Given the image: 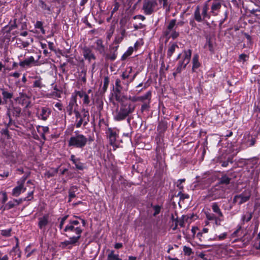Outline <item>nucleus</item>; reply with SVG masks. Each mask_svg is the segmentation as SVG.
Segmentation results:
<instances>
[{
    "label": "nucleus",
    "instance_id": "1",
    "mask_svg": "<svg viewBox=\"0 0 260 260\" xmlns=\"http://www.w3.org/2000/svg\"><path fill=\"white\" fill-rule=\"evenodd\" d=\"M79 225V222L78 220H70L69 223L63 230L66 233L65 235L67 237L73 236L74 238L79 240L83 230Z\"/></svg>",
    "mask_w": 260,
    "mask_h": 260
},
{
    "label": "nucleus",
    "instance_id": "2",
    "mask_svg": "<svg viewBox=\"0 0 260 260\" xmlns=\"http://www.w3.org/2000/svg\"><path fill=\"white\" fill-rule=\"evenodd\" d=\"M93 141V139L90 136L87 138L82 134H78L70 138L68 145L75 148H82L86 145L88 142L90 143Z\"/></svg>",
    "mask_w": 260,
    "mask_h": 260
},
{
    "label": "nucleus",
    "instance_id": "3",
    "mask_svg": "<svg viewBox=\"0 0 260 260\" xmlns=\"http://www.w3.org/2000/svg\"><path fill=\"white\" fill-rule=\"evenodd\" d=\"M135 110V107L131 104L122 105L119 110L116 111L114 119L116 121L124 120L129 114L132 113Z\"/></svg>",
    "mask_w": 260,
    "mask_h": 260
},
{
    "label": "nucleus",
    "instance_id": "4",
    "mask_svg": "<svg viewBox=\"0 0 260 260\" xmlns=\"http://www.w3.org/2000/svg\"><path fill=\"white\" fill-rule=\"evenodd\" d=\"M157 6L156 0H144L143 2V10L146 15L151 14Z\"/></svg>",
    "mask_w": 260,
    "mask_h": 260
},
{
    "label": "nucleus",
    "instance_id": "5",
    "mask_svg": "<svg viewBox=\"0 0 260 260\" xmlns=\"http://www.w3.org/2000/svg\"><path fill=\"white\" fill-rule=\"evenodd\" d=\"M250 197L251 191L249 189H246L241 194L235 196L233 199V202L240 205L248 201Z\"/></svg>",
    "mask_w": 260,
    "mask_h": 260
},
{
    "label": "nucleus",
    "instance_id": "6",
    "mask_svg": "<svg viewBox=\"0 0 260 260\" xmlns=\"http://www.w3.org/2000/svg\"><path fill=\"white\" fill-rule=\"evenodd\" d=\"M208 196L213 200L218 199L224 197V191L220 186L217 185L210 189Z\"/></svg>",
    "mask_w": 260,
    "mask_h": 260
},
{
    "label": "nucleus",
    "instance_id": "7",
    "mask_svg": "<svg viewBox=\"0 0 260 260\" xmlns=\"http://www.w3.org/2000/svg\"><path fill=\"white\" fill-rule=\"evenodd\" d=\"M51 113V110L47 107H42L38 108L37 111L38 118L43 121L47 120Z\"/></svg>",
    "mask_w": 260,
    "mask_h": 260
},
{
    "label": "nucleus",
    "instance_id": "8",
    "mask_svg": "<svg viewBox=\"0 0 260 260\" xmlns=\"http://www.w3.org/2000/svg\"><path fill=\"white\" fill-rule=\"evenodd\" d=\"M69 237V239L68 240H66L60 243L59 246L62 249H71L73 246H75L79 243V240L77 239V238H74L73 236Z\"/></svg>",
    "mask_w": 260,
    "mask_h": 260
},
{
    "label": "nucleus",
    "instance_id": "9",
    "mask_svg": "<svg viewBox=\"0 0 260 260\" xmlns=\"http://www.w3.org/2000/svg\"><path fill=\"white\" fill-rule=\"evenodd\" d=\"M19 104L28 107L30 104V98L26 93L20 92L19 96L15 99Z\"/></svg>",
    "mask_w": 260,
    "mask_h": 260
},
{
    "label": "nucleus",
    "instance_id": "10",
    "mask_svg": "<svg viewBox=\"0 0 260 260\" xmlns=\"http://www.w3.org/2000/svg\"><path fill=\"white\" fill-rule=\"evenodd\" d=\"M37 63L38 60H35L34 57L31 56L25 58L24 60L20 61L19 64L22 68H30L33 65H37Z\"/></svg>",
    "mask_w": 260,
    "mask_h": 260
},
{
    "label": "nucleus",
    "instance_id": "11",
    "mask_svg": "<svg viewBox=\"0 0 260 260\" xmlns=\"http://www.w3.org/2000/svg\"><path fill=\"white\" fill-rule=\"evenodd\" d=\"M191 55V51L190 49L184 50L183 59L179 61L178 65L185 68L186 65L189 62Z\"/></svg>",
    "mask_w": 260,
    "mask_h": 260
},
{
    "label": "nucleus",
    "instance_id": "12",
    "mask_svg": "<svg viewBox=\"0 0 260 260\" xmlns=\"http://www.w3.org/2000/svg\"><path fill=\"white\" fill-rule=\"evenodd\" d=\"M26 190V188L24 186V184L17 181V186L15 187L12 194L14 197H18L22 192H24Z\"/></svg>",
    "mask_w": 260,
    "mask_h": 260
},
{
    "label": "nucleus",
    "instance_id": "13",
    "mask_svg": "<svg viewBox=\"0 0 260 260\" xmlns=\"http://www.w3.org/2000/svg\"><path fill=\"white\" fill-rule=\"evenodd\" d=\"M78 106V104L77 103V99L75 97V95H73L72 94L68 106L67 107L68 112H69V115H71L74 110H75V109Z\"/></svg>",
    "mask_w": 260,
    "mask_h": 260
},
{
    "label": "nucleus",
    "instance_id": "14",
    "mask_svg": "<svg viewBox=\"0 0 260 260\" xmlns=\"http://www.w3.org/2000/svg\"><path fill=\"white\" fill-rule=\"evenodd\" d=\"M49 215L45 214L43 216L39 218L38 226L43 231L46 230V226L49 223Z\"/></svg>",
    "mask_w": 260,
    "mask_h": 260
},
{
    "label": "nucleus",
    "instance_id": "15",
    "mask_svg": "<svg viewBox=\"0 0 260 260\" xmlns=\"http://www.w3.org/2000/svg\"><path fill=\"white\" fill-rule=\"evenodd\" d=\"M222 0H213L211 7V13L214 16L218 14V13L221 7Z\"/></svg>",
    "mask_w": 260,
    "mask_h": 260
},
{
    "label": "nucleus",
    "instance_id": "16",
    "mask_svg": "<svg viewBox=\"0 0 260 260\" xmlns=\"http://www.w3.org/2000/svg\"><path fill=\"white\" fill-rule=\"evenodd\" d=\"M83 55L85 59H87L89 62L92 59H95V56L92 53V50L88 47L83 48Z\"/></svg>",
    "mask_w": 260,
    "mask_h": 260
},
{
    "label": "nucleus",
    "instance_id": "17",
    "mask_svg": "<svg viewBox=\"0 0 260 260\" xmlns=\"http://www.w3.org/2000/svg\"><path fill=\"white\" fill-rule=\"evenodd\" d=\"M108 133L110 143L111 145L114 146L117 138L116 132L112 130L111 128H109Z\"/></svg>",
    "mask_w": 260,
    "mask_h": 260
},
{
    "label": "nucleus",
    "instance_id": "18",
    "mask_svg": "<svg viewBox=\"0 0 260 260\" xmlns=\"http://www.w3.org/2000/svg\"><path fill=\"white\" fill-rule=\"evenodd\" d=\"M211 208L213 212L216 214L219 217H223V215L219 208L218 203L214 202L211 205Z\"/></svg>",
    "mask_w": 260,
    "mask_h": 260
},
{
    "label": "nucleus",
    "instance_id": "19",
    "mask_svg": "<svg viewBox=\"0 0 260 260\" xmlns=\"http://www.w3.org/2000/svg\"><path fill=\"white\" fill-rule=\"evenodd\" d=\"M178 48L179 47L176 43H173L172 44H170V46H169L167 53V57H171L172 54L175 51L176 49Z\"/></svg>",
    "mask_w": 260,
    "mask_h": 260
},
{
    "label": "nucleus",
    "instance_id": "20",
    "mask_svg": "<svg viewBox=\"0 0 260 260\" xmlns=\"http://www.w3.org/2000/svg\"><path fill=\"white\" fill-rule=\"evenodd\" d=\"M2 91L3 100L5 103H7L8 100L11 99L13 96L12 92H8L5 89H2Z\"/></svg>",
    "mask_w": 260,
    "mask_h": 260
},
{
    "label": "nucleus",
    "instance_id": "21",
    "mask_svg": "<svg viewBox=\"0 0 260 260\" xmlns=\"http://www.w3.org/2000/svg\"><path fill=\"white\" fill-rule=\"evenodd\" d=\"M151 96V92L150 91H148L145 95L143 96H138L139 101L142 102L143 103L149 101L150 102Z\"/></svg>",
    "mask_w": 260,
    "mask_h": 260
},
{
    "label": "nucleus",
    "instance_id": "22",
    "mask_svg": "<svg viewBox=\"0 0 260 260\" xmlns=\"http://www.w3.org/2000/svg\"><path fill=\"white\" fill-rule=\"evenodd\" d=\"M176 27V20L172 19L169 22V25L167 26V29L165 32L166 36H168L170 34V32L173 30L174 27Z\"/></svg>",
    "mask_w": 260,
    "mask_h": 260
},
{
    "label": "nucleus",
    "instance_id": "23",
    "mask_svg": "<svg viewBox=\"0 0 260 260\" xmlns=\"http://www.w3.org/2000/svg\"><path fill=\"white\" fill-rule=\"evenodd\" d=\"M96 47L95 49L100 53L102 54L105 52V47L103 44L102 40L99 39L96 41Z\"/></svg>",
    "mask_w": 260,
    "mask_h": 260
},
{
    "label": "nucleus",
    "instance_id": "24",
    "mask_svg": "<svg viewBox=\"0 0 260 260\" xmlns=\"http://www.w3.org/2000/svg\"><path fill=\"white\" fill-rule=\"evenodd\" d=\"M194 18L198 22H201L203 20L202 16L200 14V8L199 6L197 7L194 12Z\"/></svg>",
    "mask_w": 260,
    "mask_h": 260
},
{
    "label": "nucleus",
    "instance_id": "25",
    "mask_svg": "<svg viewBox=\"0 0 260 260\" xmlns=\"http://www.w3.org/2000/svg\"><path fill=\"white\" fill-rule=\"evenodd\" d=\"M204 47L208 48L211 53L214 52V48L210 38L207 39L206 43L204 46Z\"/></svg>",
    "mask_w": 260,
    "mask_h": 260
},
{
    "label": "nucleus",
    "instance_id": "26",
    "mask_svg": "<svg viewBox=\"0 0 260 260\" xmlns=\"http://www.w3.org/2000/svg\"><path fill=\"white\" fill-rule=\"evenodd\" d=\"M198 59H199L198 55H197V54L194 55L192 58L193 66H192V69L193 71H194V70L198 68L200 66V63L199 62Z\"/></svg>",
    "mask_w": 260,
    "mask_h": 260
},
{
    "label": "nucleus",
    "instance_id": "27",
    "mask_svg": "<svg viewBox=\"0 0 260 260\" xmlns=\"http://www.w3.org/2000/svg\"><path fill=\"white\" fill-rule=\"evenodd\" d=\"M107 260H122L118 254H115L114 251H111L108 254Z\"/></svg>",
    "mask_w": 260,
    "mask_h": 260
},
{
    "label": "nucleus",
    "instance_id": "28",
    "mask_svg": "<svg viewBox=\"0 0 260 260\" xmlns=\"http://www.w3.org/2000/svg\"><path fill=\"white\" fill-rule=\"evenodd\" d=\"M231 180V178H229L226 175H224L222 176V177L220 179V181L219 182L218 185L220 186L221 184H229L230 182V181Z\"/></svg>",
    "mask_w": 260,
    "mask_h": 260
},
{
    "label": "nucleus",
    "instance_id": "29",
    "mask_svg": "<svg viewBox=\"0 0 260 260\" xmlns=\"http://www.w3.org/2000/svg\"><path fill=\"white\" fill-rule=\"evenodd\" d=\"M88 123L87 119L85 120L83 118H80L79 120H76V127L79 128L81 126L82 124H83L84 126H85Z\"/></svg>",
    "mask_w": 260,
    "mask_h": 260
},
{
    "label": "nucleus",
    "instance_id": "30",
    "mask_svg": "<svg viewBox=\"0 0 260 260\" xmlns=\"http://www.w3.org/2000/svg\"><path fill=\"white\" fill-rule=\"evenodd\" d=\"M253 246L255 249L260 250V232L257 234Z\"/></svg>",
    "mask_w": 260,
    "mask_h": 260
},
{
    "label": "nucleus",
    "instance_id": "31",
    "mask_svg": "<svg viewBox=\"0 0 260 260\" xmlns=\"http://www.w3.org/2000/svg\"><path fill=\"white\" fill-rule=\"evenodd\" d=\"M39 128L42 129L43 133L42 134L41 137L44 140H45L46 138H45V135L46 134L49 133V127L48 126H39Z\"/></svg>",
    "mask_w": 260,
    "mask_h": 260
},
{
    "label": "nucleus",
    "instance_id": "32",
    "mask_svg": "<svg viewBox=\"0 0 260 260\" xmlns=\"http://www.w3.org/2000/svg\"><path fill=\"white\" fill-rule=\"evenodd\" d=\"M252 213L247 212L242 216V219L243 221L248 222L249 221H250L251 220V219L252 218Z\"/></svg>",
    "mask_w": 260,
    "mask_h": 260
},
{
    "label": "nucleus",
    "instance_id": "33",
    "mask_svg": "<svg viewBox=\"0 0 260 260\" xmlns=\"http://www.w3.org/2000/svg\"><path fill=\"white\" fill-rule=\"evenodd\" d=\"M187 220V218L185 216L183 215L182 216V218L181 219H176L175 220L176 222L178 223V225H179L181 227L184 226V222L185 220Z\"/></svg>",
    "mask_w": 260,
    "mask_h": 260
},
{
    "label": "nucleus",
    "instance_id": "34",
    "mask_svg": "<svg viewBox=\"0 0 260 260\" xmlns=\"http://www.w3.org/2000/svg\"><path fill=\"white\" fill-rule=\"evenodd\" d=\"M82 118L85 120L87 119L88 122L89 121V114L88 110L83 109L81 111Z\"/></svg>",
    "mask_w": 260,
    "mask_h": 260
},
{
    "label": "nucleus",
    "instance_id": "35",
    "mask_svg": "<svg viewBox=\"0 0 260 260\" xmlns=\"http://www.w3.org/2000/svg\"><path fill=\"white\" fill-rule=\"evenodd\" d=\"M11 229H8L6 230H3L1 231V234L2 236L6 237L11 236Z\"/></svg>",
    "mask_w": 260,
    "mask_h": 260
},
{
    "label": "nucleus",
    "instance_id": "36",
    "mask_svg": "<svg viewBox=\"0 0 260 260\" xmlns=\"http://www.w3.org/2000/svg\"><path fill=\"white\" fill-rule=\"evenodd\" d=\"M122 89L121 85V81L119 79H116L115 81V90L117 92H120Z\"/></svg>",
    "mask_w": 260,
    "mask_h": 260
},
{
    "label": "nucleus",
    "instance_id": "37",
    "mask_svg": "<svg viewBox=\"0 0 260 260\" xmlns=\"http://www.w3.org/2000/svg\"><path fill=\"white\" fill-rule=\"evenodd\" d=\"M109 83V79L108 76L104 77V85L102 87V90L104 92H105L108 88Z\"/></svg>",
    "mask_w": 260,
    "mask_h": 260
},
{
    "label": "nucleus",
    "instance_id": "38",
    "mask_svg": "<svg viewBox=\"0 0 260 260\" xmlns=\"http://www.w3.org/2000/svg\"><path fill=\"white\" fill-rule=\"evenodd\" d=\"M73 164H75L77 169L79 170H82L83 169V164L80 161L79 158L77 159L76 161H75Z\"/></svg>",
    "mask_w": 260,
    "mask_h": 260
},
{
    "label": "nucleus",
    "instance_id": "39",
    "mask_svg": "<svg viewBox=\"0 0 260 260\" xmlns=\"http://www.w3.org/2000/svg\"><path fill=\"white\" fill-rule=\"evenodd\" d=\"M72 94H73V95H75V97L77 99V96H79L80 98H83V97L85 95L86 93L83 91L76 90Z\"/></svg>",
    "mask_w": 260,
    "mask_h": 260
},
{
    "label": "nucleus",
    "instance_id": "40",
    "mask_svg": "<svg viewBox=\"0 0 260 260\" xmlns=\"http://www.w3.org/2000/svg\"><path fill=\"white\" fill-rule=\"evenodd\" d=\"M151 207H152L153 210H154V213L153 214L154 216H156L160 213L161 208V206L159 205L153 206L152 205H151Z\"/></svg>",
    "mask_w": 260,
    "mask_h": 260
},
{
    "label": "nucleus",
    "instance_id": "41",
    "mask_svg": "<svg viewBox=\"0 0 260 260\" xmlns=\"http://www.w3.org/2000/svg\"><path fill=\"white\" fill-rule=\"evenodd\" d=\"M25 252L27 253L26 254V257H29V256H30V255L35 252L36 251V249H32V250H31L30 249V246H27L26 248H25Z\"/></svg>",
    "mask_w": 260,
    "mask_h": 260
},
{
    "label": "nucleus",
    "instance_id": "42",
    "mask_svg": "<svg viewBox=\"0 0 260 260\" xmlns=\"http://www.w3.org/2000/svg\"><path fill=\"white\" fill-rule=\"evenodd\" d=\"M21 110L19 107H14L13 108V114L16 117H18L21 113Z\"/></svg>",
    "mask_w": 260,
    "mask_h": 260
},
{
    "label": "nucleus",
    "instance_id": "43",
    "mask_svg": "<svg viewBox=\"0 0 260 260\" xmlns=\"http://www.w3.org/2000/svg\"><path fill=\"white\" fill-rule=\"evenodd\" d=\"M183 251L185 255L188 256L190 255L192 253L191 248L186 246L183 247Z\"/></svg>",
    "mask_w": 260,
    "mask_h": 260
},
{
    "label": "nucleus",
    "instance_id": "44",
    "mask_svg": "<svg viewBox=\"0 0 260 260\" xmlns=\"http://www.w3.org/2000/svg\"><path fill=\"white\" fill-rule=\"evenodd\" d=\"M74 187H73L70 190H69V202H71V200L75 198L76 197V194L75 193V191L74 190Z\"/></svg>",
    "mask_w": 260,
    "mask_h": 260
},
{
    "label": "nucleus",
    "instance_id": "45",
    "mask_svg": "<svg viewBox=\"0 0 260 260\" xmlns=\"http://www.w3.org/2000/svg\"><path fill=\"white\" fill-rule=\"evenodd\" d=\"M185 181V179H181L178 180V183L177 184V187L181 190L183 189V186L182 184L183 182Z\"/></svg>",
    "mask_w": 260,
    "mask_h": 260
},
{
    "label": "nucleus",
    "instance_id": "46",
    "mask_svg": "<svg viewBox=\"0 0 260 260\" xmlns=\"http://www.w3.org/2000/svg\"><path fill=\"white\" fill-rule=\"evenodd\" d=\"M248 59V56L245 54H241L239 55V61H245Z\"/></svg>",
    "mask_w": 260,
    "mask_h": 260
},
{
    "label": "nucleus",
    "instance_id": "47",
    "mask_svg": "<svg viewBox=\"0 0 260 260\" xmlns=\"http://www.w3.org/2000/svg\"><path fill=\"white\" fill-rule=\"evenodd\" d=\"M33 85L35 87H42V82L41 79L36 80L34 82Z\"/></svg>",
    "mask_w": 260,
    "mask_h": 260
},
{
    "label": "nucleus",
    "instance_id": "48",
    "mask_svg": "<svg viewBox=\"0 0 260 260\" xmlns=\"http://www.w3.org/2000/svg\"><path fill=\"white\" fill-rule=\"evenodd\" d=\"M227 236V233H223L221 234L220 235H218L216 237V239L218 240H222L226 238Z\"/></svg>",
    "mask_w": 260,
    "mask_h": 260
},
{
    "label": "nucleus",
    "instance_id": "49",
    "mask_svg": "<svg viewBox=\"0 0 260 260\" xmlns=\"http://www.w3.org/2000/svg\"><path fill=\"white\" fill-rule=\"evenodd\" d=\"M149 104L150 102H149V101L144 103V104L141 106V111L143 112L146 109H148L149 107Z\"/></svg>",
    "mask_w": 260,
    "mask_h": 260
},
{
    "label": "nucleus",
    "instance_id": "50",
    "mask_svg": "<svg viewBox=\"0 0 260 260\" xmlns=\"http://www.w3.org/2000/svg\"><path fill=\"white\" fill-rule=\"evenodd\" d=\"M208 10V8L207 6L205 5L203 7V11H202V15H203L204 18L207 17V16H208V15H207Z\"/></svg>",
    "mask_w": 260,
    "mask_h": 260
},
{
    "label": "nucleus",
    "instance_id": "51",
    "mask_svg": "<svg viewBox=\"0 0 260 260\" xmlns=\"http://www.w3.org/2000/svg\"><path fill=\"white\" fill-rule=\"evenodd\" d=\"M90 103L89 97L88 94H86L83 97V104L85 105H88Z\"/></svg>",
    "mask_w": 260,
    "mask_h": 260
},
{
    "label": "nucleus",
    "instance_id": "52",
    "mask_svg": "<svg viewBox=\"0 0 260 260\" xmlns=\"http://www.w3.org/2000/svg\"><path fill=\"white\" fill-rule=\"evenodd\" d=\"M179 36V32L176 31L175 30H173L172 33L170 35V37L175 39Z\"/></svg>",
    "mask_w": 260,
    "mask_h": 260
},
{
    "label": "nucleus",
    "instance_id": "53",
    "mask_svg": "<svg viewBox=\"0 0 260 260\" xmlns=\"http://www.w3.org/2000/svg\"><path fill=\"white\" fill-rule=\"evenodd\" d=\"M206 217L209 220H213L215 219L216 216L213 214L207 213L206 214Z\"/></svg>",
    "mask_w": 260,
    "mask_h": 260
},
{
    "label": "nucleus",
    "instance_id": "54",
    "mask_svg": "<svg viewBox=\"0 0 260 260\" xmlns=\"http://www.w3.org/2000/svg\"><path fill=\"white\" fill-rule=\"evenodd\" d=\"M119 8V4L117 2H115L114 5V8L112 11V15L116 12Z\"/></svg>",
    "mask_w": 260,
    "mask_h": 260
},
{
    "label": "nucleus",
    "instance_id": "55",
    "mask_svg": "<svg viewBox=\"0 0 260 260\" xmlns=\"http://www.w3.org/2000/svg\"><path fill=\"white\" fill-rule=\"evenodd\" d=\"M223 217H219V216H217L215 218V219L214 220H215V224L217 225H220V222L221 221H222Z\"/></svg>",
    "mask_w": 260,
    "mask_h": 260
},
{
    "label": "nucleus",
    "instance_id": "56",
    "mask_svg": "<svg viewBox=\"0 0 260 260\" xmlns=\"http://www.w3.org/2000/svg\"><path fill=\"white\" fill-rule=\"evenodd\" d=\"M30 173H28L26 175H24L20 180H19L18 181L20 182L23 184H24L27 178L29 176Z\"/></svg>",
    "mask_w": 260,
    "mask_h": 260
},
{
    "label": "nucleus",
    "instance_id": "57",
    "mask_svg": "<svg viewBox=\"0 0 260 260\" xmlns=\"http://www.w3.org/2000/svg\"><path fill=\"white\" fill-rule=\"evenodd\" d=\"M145 25L142 23H139L138 24H134V27L136 30L144 28Z\"/></svg>",
    "mask_w": 260,
    "mask_h": 260
},
{
    "label": "nucleus",
    "instance_id": "58",
    "mask_svg": "<svg viewBox=\"0 0 260 260\" xmlns=\"http://www.w3.org/2000/svg\"><path fill=\"white\" fill-rule=\"evenodd\" d=\"M3 196L2 203H5V202L8 200L7 195L6 192H2Z\"/></svg>",
    "mask_w": 260,
    "mask_h": 260
},
{
    "label": "nucleus",
    "instance_id": "59",
    "mask_svg": "<svg viewBox=\"0 0 260 260\" xmlns=\"http://www.w3.org/2000/svg\"><path fill=\"white\" fill-rule=\"evenodd\" d=\"M33 193H34V191H30L28 193V196L27 197L24 199V200H30L31 199H32L33 197Z\"/></svg>",
    "mask_w": 260,
    "mask_h": 260
},
{
    "label": "nucleus",
    "instance_id": "60",
    "mask_svg": "<svg viewBox=\"0 0 260 260\" xmlns=\"http://www.w3.org/2000/svg\"><path fill=\"white\" fill-rule=\"evenodd\" d=\"M35 26L37 28H42V27L43 26V23L41 21H38L36 22Z\"/></svg>",
    "mask_w": 260,
    "mask_h": 260
},
{
    "label": "nucleus",
    "instance_id": "61",
    "mask_svg": "<svg viewBox=\"0 0 260 260\" xmlns=\"http://www.w3.org/2000/svg\"><path fill=\"white\" fill-rule=\"evenodd\" d=\"M178 195L180 196L181 199H188L189 198L188 194L182 193L181 191L179 192Z\"/></svg>",
    "mask_w": 260,
    "mask_h": 260
},
{
    "label": "nucleus",
    "instance_id": "62",
    "mask_svg": "<svg viewBox=\"0 0 260 260\" xmlns=\"http://www.w3.org/2000/svg\"><path fill=\"white\" fill-rule=\"evenodd\" d=\"M129 77V75L127 73V71L123 72L122 74L121 75V77L123 79H125L128 78Z\"/></svg>",
    "mask_w": 260,
    "mask_h": 260
},
{
    "label": "nucleus",
    "instance_id": "63",
    "mask_svg": "<svg viewBox=\"0 0 260 260\" xmlns=\"http://www.w3.org/2000/svg\"><path fill=\"white\" fill-rule=\"evenodd\" d=\"M134 51V48L132 47H130L128 48L127 50L126 51V53L128 55L130 56Z\"/></svg>",
    "mask_w": 260,
    "mask_h": 260
},
{
    "label": "nucleus",
    "instance_id": "64",
    "mask_svg": "<svg viewBox=\"0 0 260 260\" xmlns=\"http://www.w3.org/2000/svg\"><path fill=\"white\" fill-rule=\"evenodd\" d=\"M0 260H9V257L7 255H3L0 252Z\"/></svg>",
    "mask_w": 260,
    "mask_h": 260
}]
</instances>
